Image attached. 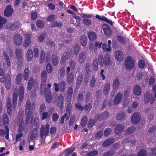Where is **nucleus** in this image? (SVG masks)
<instances>
[{
    "instance_id": "nucleus-54",
    "label": "nucleus",
    "mask_w": 156,
    "mask_h": 156,
    "mask_svg": "<svg viewBox=\"0 0 156 156\" xmlns=\"http://www.w3.org/2000/svg\"><path fill=\"white\" fill-rule=\"evenodd\" d=\"M147 151L145 149H142L138 152L137 155L139 156H147Z\"/></svg>"
},
{
    "instance_id": "nucleus-16",
    "label": "nucleus",
    "mask_w": 156,
    "mask_h": 156,
    "mask_svg": "<svg viewBox=\"0 0 156 156\" xmlns=\"http://www.w3.org/2000/svg\"><path fill=\"white\" fill-rule=\"evenodd\" d=\"M64 104V96L62 94H60L58 98L57 105L59 108L62 107Z\"/></svg>"
},
{
    "instance_id": "nucleus-11",
    "label": "nucleus",
    "mask_w": 156,
    "mask_h": 156,
    "mask_svg": "<svg viewBox=\"0 0 156 156\" xmlns=\"http://www.w3.org/2000/svg\"><path fill=\"white\" fill-rule=\"evenodd\" d=\"M109 112L107 111H105L99 115H96L95 118L100 121L106 119L109 115Z\"/></svg>"
},
{
    "instance_id": "nucleus-32",
    "label": "nucleus",
    "mask_w": 156,
    "mask_h": 156,
    "mask_svg": "<svg viewBox=\"0 0 156 156\" xmlns=\"http://www.w3.org/2000/svg\"><path fill=\"white\" fill-rule=\"evenodd\" d=\"M30 71L28 68H26L23 73V77L25 80H27L29 77Z\"/></svg>"
},
{
    "instance_id": "nucleus-49",
    "label": "nucleus",
    "mask_w": 156,
    "mask_h": 156,
    "mask_svg": "<svg viewBox=\"0 0 156 156\" xmlns=\"http://www.w3.org/2000/svg\"><path fill=\"white\" fill-rule=\"evenodd\" d=\"M7 22V20L5 18L0 16V29L3 28L4 25Z\"/></svg>"
},
{
    "instance_id": "nucleus-6",
    "label": "nucleus",
    "mask_w": 156,
    "mask_h": 156,
    "mask_svg": "<svg viewBox=\"0 0 156 156\" xmlns=\"http://www.w3.org/2000/svg\"><path fill=\"white\" fill-rule=\"evenodd\" d=\"M104 33L107 37H110L112 34V30L110 27L106 24H104L102 25Z\"/></svg>"
},
{
    "instance_id": "nucleus-1",
    "label": "nucleus",
    "mask_w": 156,
    "mask_h": 156,
    "mask_svg": "<svg viewBox=\"0 0 156 156\" xmlns=\"http://www.w3.org/2000/svg\"><path fill=\"white\" fill-rule=\"evenodd\" d=\"M49 125L47 123L45 126L42 125L40 128V136L41 139L42 140L44 136V140L48 135L49 133Z\"/></svg>"
},
{
    "instance_id": "nucleus-53",
    "label": "nucleus",
    "mask_w": 156,
    "mask_h": 156,
    "mask_svg": "<svg viewBox=\"0 0 156 156\" xmlns=\"http://www.w3.org/2000/svg\"><path fill=\"white\" fill-rule=\"evenodd\" d=\"M110 85L109 84H106L104 87L103 90L104 94L105 95H107L108 94L109 91L110 90Z\"/></svg>"
},
{
    "instance_id": "nucleus-51",
    "label": "nucleus",
    "mask_w": 156,
    "mask_h": 156,
    "mask_svg": "<svg viewBox=\"0 0 156 156\" xmlns=\"http://www.w3.org/2000/svg\"><path fill=\"white\" fill-rule=\"evenodd\" d=\"M45 51L43 50H42L41 51V55L40 56V62L41 63L43 62L45 59Z\"/></svg>"
},
{
    "instance_id": "nucleus-43",
    "label": "nucleus",
    "mask_w": 156,
    "mask_h": 156,
    "mask_svg": "<svg viewBox=\"0 0 156 156\" xmlns=\"http://www.w3.org/2000/svg\"><path fill=\"white\" fill-rule=\"evenodd\" d=\"M17 97V93H14L12 95V104L13 108H15L16 105Z\"/></svg>"
},
{
    "instance_id": "nucleus-5",
    "label": "nucleus",
    "mask_w": 156,
    "mask_h": 156,
    "mask_svg": "<svg viewBox=\"0 0 156 156\" xmlns=\"http://www.w3.org/2000/svg\"><path fill=\"white\" fill-rule=\"evenodd\" d=\"M35 104L34 102H31L30 101H27L25 107V114H28L30 113H33L35 108Z\"/></svg>"
},
{
    "instance_id": "nucleus-42",
    "label": "nucleus",
    "mask_w": 156,
    "mask_h": 156,
    "mask_svg": "<svg viewBox=\"0 0 156 156\" xmlns=\"http://www.w3.org/2000/svg\"><path fill=\"white\" fill-rule=\"evenodd\" d=\"M33 55L32 50L31 49L28 50L27 55V59L29 61H31L33 58Z\"/></svg>"
},
{
    "instance_id": "nucleus-37",
    "label": "nucleus",
    "mask_w": 156,
    "mask_h": 156,
    "mask_svg": "<svg viewBox=\"0 0 156 156\" xmlns=\"http://www.w3.org/2000/svg\"><path fill=\"white\" fill-rule=\"evenodd\" d=\"M37 133L38 132L37 128H34L33 129V132L31 134L30 137V139L32 140H35L37 136Z\"/></svg>"
},
{
    "instance_id": "nucleus-7",
    "label": "nucleus",
    "mask_w": 156,
    "mask_h": 156,
    "mask_svg": "<svg viewBox=\"0 0 156 156\" xmlns=\"http://www.w3.org/2000/svg\"><path fill=\"white\" fill-rule=\"evenodd\" d=\"M42 93L44 94L45 99L47 103H51L52 100V97L51 91L50 90V89L47 88L46 90Z\"/></svg>"
},
{
    "instance_id": "nucleus-58",
    "label": "nucleus",
    "mask_w": 156,
    "mask_h": 156,
    "mask_svg": "<svg viewBox=\"0 0 156 156\" xmlns=\"http://www.w3.org/2000/svg\"><path fill=\"white\" fill-rule=\"evenodd\" d=\"M98 151L97 150H94L88 153L86 156H95L98 154Z\"/></svg>"
},
{
    "instance_id": "nucleus-34",
    "label": "nucleus",
    "mask_w": 156,
    "mask_h": 156,
    "mask_svg": "<svg viewBox=\"0 0 156 156\" xmlns=\"http://www.w3.org/2000/svg\"><path fill=\"white\" fill-rule=\"evenodd\" d=\"M136 129V128L135 126H131L125 130V134L126 135L131 134L134 132Z\"/></svg>"
},
{
    "instance_id": "nucleus-33",
    "label": "nucleus",
    "mask_w": 156,
    "mask_h": 156,
    "mask_svg": "<svg viewBox=\"0 0 156 156\" xmlns=\"http://www.w3.org/2000/svg\"><path fill=\"white\" fill-rule=\"evenodd\" d=\"M23 79V74L21 73H19L17 75L16 82L18 85H19Z\"/></svg>"
},
{
    "instance_id": "nucleus-8",
    "label": "nucleus",
    "mask_w": 156,
    "mask_h": 156,
    "mask_svg": "<svg viewBox=\"0 0 156 156\" xmlns=\"http://www.w3.org/2000/svg\"><path fill=\"white\" fill-rule=\"evenodd\" d=\"M141 119V115L138 112H136L133 113L131 118V120L133 124H138Z\"/></svg>"
},
{
    "instance_id": "nucleus-14",
    "label": "nucleus",
    "mask_w": 156,
    "mask_h": 156,
    "mask_svg": "<svg viewBox=\"0 0 156 156\" xmlns=\"http://www.w3.org/2000/svg\"><path fill=\"white\" fill-rule=\"evenodd\" d=\"M5 130L4 129H0V136H3L5 135V138L6 140L9 139V128L8 126H5Z\"/></svg>"
},
{
    "instance_id": "nucleus-27",
    "label": "nucleus",
    "mask_w": 156,
    "mask_h": 156,
    "mask_svg": "<svg viewBox=\"0 0 156 156\" xmlns=\"http://www.w3.org/2000/svg\"><path fill=\"white\" fill-rule=\"evenodd\" d=\"M133 92L136 95L139 96L141 93V88L138 85H136L133 88Z\"/></svg>"
},
{
    "instance_id": "nucleus-18",
    "label": "nucleus",
    "mask_w": 156,
    "mask_h": 156,
    "mask_svg": "<svg viewBox=\"0 0 156 156\" xmlns=\"http://www.w3.org/2000/svg\"><path fill=\"white\" fill-rule=\"evenodd\" d=\"M18 94L19 100L22 101L24 98V88L23 86H20L18 91Z\"/></svg>"
},
{
    "instance_id": "nucleus-47",
    "label": "nucleus",
    "mask_w": 156,
    "mask_h": 156,
    "mask_svg": "<svg viewBox=\"0 0 156 156\" xmlns=\"http://www.w3.org/2000/svg\"><path fill=\"white\" fill-rule=\"evenodd\" d=\"M87 116H83L81 119L80 125L82 127H84L87 124Z\"/></svg>"
},
{
    "instance_id": "nucleus-20",
    "label": "nucleus",
    "mask_w": 156,
    "mask_h": 156,
    "mask_svg": "<svg viewBox=\"0 0 156 156\" xmlns=\"http://www.w3.org/2000/svg\"><path fill=\"white\" fill-rule=\"evenodd\" d=\"M122 98V94L120 92H118L115 98L114 101V104L115 105H118L121 101Z\"/></svg>"
},
{
    "instance_id": "nucleus-52",
    "label": "nucleus",
    "mask_w": 156,
    "mask_h": 156,
    "mask_svg": "<svg viewBox=\"0 0 156 156\" xmlns=\"http://www.w3.org/2000/svg\"><path fill=\"white\" fill-rule=\"evenodd\" d=\"M62 26V22H58L57 21L54 22L51 24V27H61Z\"/></svg>"
},
{
    "instance_id": "nucleus-59",
    "label": "nucleus",
    "mask_w": 156,
    "mask_h": 156,
    "mask_svg": "<svg viewBox=\"0 0 156 156\" xmlns=\"http://www.w3.org/2000/svg\"><path fill=\"white\" fill-rule=\"evenodd\" d=\"M44 22L42 20H38L36 22V25L38 28H42L44 26Z\"/></svg>"
},
{
    "instance_id": "nucleus-60",
    "label": "nucleus",
    "mask_w": 156,
    "mask_h": 156,
    "mask_svg": "<svg viewBox=\"0 0 156 156\" xmlns=\"http://www.w3.org/2000/svg\"><path fill=\"white\" fill-rule=\"evenodd\" d=\"M117 39L118 41L120 43L122 44H125L126 43L124 38L121 36H117Z\"/></svg>"
},
{
    "instance_id": "nucleus-61",
    "label": "nucleus",
    "mask_w": 156,
    "mask_h": 156,
    "mask_svg": "<svg viewBox=\"0 0 156 156\" xmlns=\"http://www.w3.org/2000/svg\"><path fill=\"white\" fill-rule=\"evenodd\" d=\"M46 69L47 72L49 73H51L52 70V67L51 63H48L46 66Z\"/></svg>"
},
{
    "instance_id": "nucleus-13",
    "label": "nucleus",
    "mask_w": 156,
    "mask_h": 156,
    "mask_svg": "<svg viewBox=\"0 0 156 156\" xmlns=\"http://www.w3.org/2000/svg\"><path fill=\"white\" fill-rule=\"evenodd\" d=\"M115 57L116 60L121 62L123 59L124 54L121 51L117 50L115 53Z\"/></svg>"
},
{
    "instance_id": "nucleus-28",
    "label": "nucleus",
    "mask_w": 156,
    "mask_h": 156,
    "mask_svg": "<svg viewBox=\"0 0 156 156\" xmlns=\"http://www.w3.org/2000/svg\"><path fill=\"white\" fill-rule=\"evenodd\" d=\"M51 59L52 64L54 66H56L58 65V58L57 55H52Z\"/></svg>"
},
{
    "instance_id": "nucleus-30",
    "label": "nucleus",
    "mask_w": 156,
    "mask_h": 156,
    "mask_svg": "<svg viewBox=\"0 0 156 156\" xmlns=\"http://www.w3.org/2000/svg\"><path fill=\"white\" fill-rule=\"evenodd\" d=\"M33 113H30L28 114H25L26 115L25 122L27 124L30 123L33 119V117L31 115Z\"/></svg>"
},
{
    "instance_id": "nucleus-55",
    "label": "nucleus",
    "mask_w": 156,
    "mask_h": 156,
    "mask_svg": "<svg viewBox=\"0 0 156 156\" xmlns=\"http://www.w3.org/2000/svg\"><path fill=\"white\" fill-rule=\"evenodd\" d=\"M116 151L111 150L105 153L103 155V156H112L115 154Z\"/></svg>"
},
{
    "instance_id": "nucleus-45",
    "label": "nucleus",
    "mask_w": 156,
    "mask_h": 156,
    "mask_svg": "<svg viewBox=\"0 0 156 156\" xmlns=\"http://www.w3.org/2000/svg\"><path fill=\"white\" fill-rule=\"evenodd\" d=\"M67 81L69 84L71 83L73 81L74 79L73 75L72 73L67 75Z\"/></svg>"
},
{
    "instance_id": "nucleus-36",
    "label": "nucleus",
    "mask_w": 156,
    "mask_h": 156,
    "mask_svg": "<svg viewBox=\"0 0 156 156\" xmlns=\"http://www.w3.org/2000/svg\"><path fill=\"white\" fill-rule=\"evenodd\" d=\"M15 54L17 59L18 60H20L22 58V50L21 49L19 48L16 49L15 52Z\"/></svg>"
},
{
    "instance_id": "nucleus-9",
    "label": "nucleus",
    "mask_w": 156,
    "mask_h": 156,
    "mask_svg": "<svg viewBox=\"0 0 156 156\" xmlns=\"http://www.w3.org/2000/svg\"><path fill=\"white\" fill-rule=\"evenodd\" d=\"M13 39L14 43L18 46H20L23 42L22 36L18 34H14Z\"/></svg>"
},
{
    "instance_id": "nucleus-46",
    "label": "nucleus",
    "mask_w": 156,
    "mask_h": 156,
    "mask_svg": "<svg viewBox=\"0 0 156 156\" xmlns=\"http://www.w3.org/2000/svg\"><path fill=\"white\" fill-rule=\"evenodd\" d=\"M40 114L41 116V120H42L48 119L51 116L47 112H44Z\"/></svg>"
},
{
    "instance_id": "nucleus-41",
    "label": "nucleus",
    "mask_w": 156,
    "mask_h": 156,
    "mask_svg": "<svg viewBox=\"0 0 156 156\" xmlns=\"http://www.w3.org/2000/svg\"><path fill=\"white\" fill-rule=\"evenodd\" d=\"M80 41L81 44L83 46H86L87 43V37L85 35L82 36L80 38Z\"/></svg>"
},
{
    "instance_id": "nucleus-63",
    "label": "nucleus",
    "mask_w": 156,
    "mask_h": 156,
    "mask_svg": "<svg viewBox=\"0 0 156 156\" xmlns=\"http://www.w3.org/2000/svg\"><path fill=\"white\" fill-rule=\"evenodd\" d=\"M59 117L57 113H53L52 116V119L54 122L56 121Z\"/></svg>"
},
{
    "instance_id": "nucleus-19",
    "label": "nucleus",
    "mask_w": 156,
    "mask_h": 156,
    "mask_svg": "<svg viewBox=\"0 0 156 156\" xmlns=\"http://www.w3.org/2000/svg\"><path fill=\"white\" fill-rule=\"evenodd\" d=\"M23 116V112L20 111L19 112L17 118L18 125H21L22 124Z\"/></svg>"
},
{
    "instance_id": "nucleus-62",
    "label": "nucleus",
    "mask_w": 156,
    "mask_h": 156,
    "mask_svg": "<svg viewBox=\"0 0 156 156\" xmlns=\"http://www.w3.org/2000/svg\"><path fill=\"white\" fill-rule=\"evenodd\" d=\"M112 132V130L110 128H108L105 129L104 131V135L105 136H107L110 135Z\"/></svg>"
},
{
    "instance_id": "nucleus-44",
    "label": "nucleus",
    "mask_w": 156,
    "mask_h": 156,
    "mask_svg": "<svg viewBox=\"0 0 156 156\" xmlns=\"http://www.w3.org/2000/svg\"><path fill=\"white\" fill-rule=\"evenodd\" d=\"M83 76L82 74H80L78 76L77 78V82L76 83V87H79L80 86L83 81Z\"/></svg>"
},
{
    "instance_id": "nucleus-29",
    "label": "nucleus",
    "mask_w": 156,
    "mask_h": 156,
    "mask_svg": "<svg viewBox=\"0 0 156 156\" xmlns=\"http://www.w3.org/2000/svg\"><path fill=\"white\" fill-rule=\"evenodd\" d=\"M89 39L90 41H94L97 38V35L93 32H89L87 34Z\"/></svg>"
},
{
    "instance_id": "nucleus-3",
    "label": "nucleus",
    "mask_w": 156,
    "mask_h": 156,
    "mask_svg": "<svg viewBox=\"0 0 156 156\" xmlns=\"http://www.w3.org/2000/svg\"><path fill=\"white\" fill-rule=\"evenodd\" d=\"M98 62L100 66L102 67L104 64L105 66H108L110 63V58L109 55L107 54L105 57V62L104 63V57L102 55H100L98 56Z\"/></svg>"
},
{
    "instance_id": "nucleus-12",
    "label": "nucleus",
    "mask_w": 156,
    "mask_h": 156,
    "mask_svg": "<svg viewBox=\"0 0 156 156\" xmlns=\"http://www.w3.org/2000/svg\"><path fill=\"white\" fill-rule=\"evenodd\" d=\"M144 98L145 102L146 104L150 102V104H152L154 102L155 100L154 98L150 97L149 92L148 91L146 92L144 95Z\"/></svg>"
},
{
    "instance_id": "nucleus-24",
    "label": "nucleus",
    "mask_w": 156,
    "mask_h": 156,
    "mask_svg": "<svg viewBox=\"0 0 156 156\" xmlns=\"http://www.w3.org/2000/svg\"><path fill=\"white\" fill-rule=\"evenodd\" d=\"M126 116L124 112H120L117 115L116 119L117 120H125Z\"/></svg>"
},
{
    "instance_id": "nucleus-31",
    "label": "nucleus",
    "mask_w": 156,
    "mask_h": 156,
    "mask_svg": "<svg viewBox=\"0 0 156 156\" xmlns=\"http://www.w3.org/2000/svg\"><path fill=\"white\" fill-rule=\"evenodd\" d=\"M46 80H43L41 79V82L40 85V90L41 93L44 92L47 88H46Z\"/></svg>"
},
{
    "instance_id": "nucleus-35",
    "label": "nucleus",
    "mask_w": 156,
    "mask_h": 156,
    "mask_svg": "<svg viewBox=\"0 0 156 156\" xmlns=\"http://www.w3.org/2000/svg\"><path fill=\"white\" fill-rule=\"evenodd\" d=\"M3 55L4 57V58L5 59L7 63V65L9 67L11 68V67L10 59L6 51L4 52Z\"/></svg>"
},
{
    "instance_id": "nucleus-64",
    "label": "nucleus",
    "mask_w": 156,
    "mask_h": 156,
    "mask_svg": "<svg viewBox=\"0 0 156 156\" xmlns=\"http://www.w3.org/2000/svg\"><path fill=\"white\" fill-rule=\"evenodd\" d=\"M151 153H149V156H156V148H153L151 149Z\"/></svg>"
},
{
    "instance_id": "nucleus-50",
    "label": "nucleus",
    "mask_w": 156,
    "mask_h": 156,
    "mask_svg": "<svg viewBox=\"0 0 156 156\" xmlns=\"http://www.w3.org/2000/svg\"><path fill=\"white\" fill-rule=\"evenodd\" d=\"M92 65L93 70L95 71H97L98 68V64L97 60L96 59L93 60Z\"/></svg>"
},
{
    "instance_id": "nucleus-4",
    "label": "nucleus",
    "mask_w": 156,
    "mask_h": 156,
    "mask_svg": "<svg viewBox=\"0 0 156 156\" xmlns=\"http://www.w3.org/2000/svg\"><path fill=\"white\" fill-rule=\"evenodd\" d=\"M80 16L82 18H84L83 19L82 21L84 24L87 26H89L92 23L91 21L89 19L92 17L93 16L92 14L81 13Z\"/></svg>"
},
{
    "instance_id": "nucleus-26",
    "label": "nucleus",
    "mask_w": 156,
    "mask_h": 156,
    "mask_svg": "<svg viewBox=\"0 0 156 156\" xmlns=\"http://www.w3.org/2000/svg\"><path fill=\"white\" fill-rule=\"evenodd\" d=\"M30 34H28L26 35V40L23 43V46L26 47L28 46L31 43Z\"/></svg>"
},
{
    "instance_id": "nucleus-25",
    "label": "nucleus",
    "mask_w": 156,
    "mask_h": 156,
    "mask_svg": "<svg viewBox=\"0 0 156 156\" xmlns=\"http://www.w3.org/2000/svg\"><path fill=\"white\" fill-rule=\"evenodd\" d=\"M86 58V53L85 52H81L79 55V62L80 64L83 63L85 61Z\"/></svg>"
},
{
    "instance_id": "nucleus-56",
    "label": "nucleus",
    "mask_w": 156,
    "mask_h": 156,
    "mask_svg": "<svg viewBox=\"0 0 156 156\" xmlns=\"http://www.w3.org/2000/svg\"><path fill=\"white\" fill-rule=\"evenodd\" d=\"M92 105L91 103H89L88 104H86L83 107L84 110L86 112H89L92 108Z\"/></svg>"
},
{
    "instance_id": "nucleus-40",
    "label": "nucleus",
    "mask_w": 156,
    "mask_h": 156,
    "mask_svg": "<svg viewBox=\"0 0 156 156\" xmlns=\"http://www.w3.org/2000/svg\"><path fill=\"white\" fill-rule=\"evenodd\" d=\"M120 84V81L118 78H116L113 81V89L116 90L118 89Z\"/></svg>"
},
{
    "instance_id": "nucleus-2",
    "label": "nucleus",
    "mask_w": 156,
    "mask_h": 156,
    "mask_svg": "<svg viewBox=\"0 0 156 156\" xmlns=\"http://www.w3.org/2000/svg\"><path fill=\"white\" fill-rule=\"evenodd\" d=\"M135 62L134 59L130 55L127 56L125 61V66L127 69L131 70L134 67Z\"/></svg>"
},
{
    "instance_id": "nucleus-39",
    "label": "nucleus",
    "mask_w": 156,
    "mask_h": 156,
    "mask_svg": "<svg viewBox=\"0 0 156 156\" xmlns=\"http://www.w3.org/2000/svg\"><path fill=\"white\" fill-rule=\"evenodd\" d=\"M75 147L69 148L64 150V152L65 153L64 156H68L71 154L75 150Z\"/></svg>"
},
{
    "instance_id": "nucleus-17",
    "label": "nucleus",
    "mask_w": 156,
    "mask_h": 156,
    "mask_svg": "<svg viewBox=\"0 0 156 156\" xmlns=\"http://www.w3.org/2000/svg\"><path fill=\"white\" fill-rule=\"evenodd\" d=\"M5 87L7 90H9L11 87V78L10 75L8 74L5 76V79L4 81Z\"/></svg>"
},
{
    "instance_id": "nucleus-57",
    "label": "nucleus",
    "mask_w": 156,
    "mask_h": 156,
    "mask_svg": "<svg viewBox=\"0 0 156 156\" xmlns=\"http://www.w3.org/2000/svg\"><path fill=\"white\" fill-rule=\"evenodd\" d=\"M138 65L139 68L143 69L145 67V62L144 60L141 59L139 61Z\"/></svg>"
},
{
    "instance_id": "nucleus-10",
    "label": "nucleus",
    "mask_w": 156,
    "mask_h": 156,
    "mask_svg": "<svg viewBox=\"0 0 156 156\" xmlns=\"http://www.w3.org/2000/svg\"><path fill=\"white\" fill-rule=\"evenodd\" d=\"M14 11L11 5H7L4 11V15L6 17L11 16Z\"/></svg>"
},
{
    "instance_id": "nucleus-23",
    "label": "nucleus",
    "mask_w": 156,
    "mask_h": 156,
    "mask_svg": "<svg viewBox=\"0 0 156 156\" xmlns=\"http://www.w3.org/2000/svg\"><path fill=\"white\" fill-rule=\"evenodd\" d=\"M2 123L4 126H8L9 123V117L7 114H4L3 116Z\"/></svg>"
},
{
    "instance_id": "nucleus-38",
    "label": "nucleus",
    "mask_w": 156,
    "mask_h": 156,
    "mask_svg": "<svg viewBox=\"0 0 156 156\" xmlns=\"http://www.w3.org/2000/svg\"><path fill=\"white\" fill-rule=\"evenodd\" d=\"M59 87L60 91L61 92H63L66 89V83L64 81L61 82L59 84Z\"/></svg>"
},
{
    "instance_id": "nucleus-48",
    "label": "nucleus",
    "mask_w": 156,
    "mask_h": 156,
    "mask_svg": "<svg viewBox=\"0 0 156 156\" xmlns=\"http://www.w3.org/2000/svg\"><path fill=\"white\" fill-rule=\"evenodd\" d=\"M19 28V24L18 22H15L12 24L10 26L9 28L10 30L14 31L17 30Z\"/></svg>"
},
{
    "instance_id": "nucleus-22",
    "label": "nucleus",
    "mask_w": 156,
    "mask_h": 156,
    "mask_svg": "<svg viewBox=\"0 0 156 156\" xmlns=\"http://www.w3.org/2000/svg\"><path fill=\"white\" fill-rule=\"evenodd\" d=\"M115 141V139L113 138H110L106 140L102 143V146L104 147H108L112 144Z\"/></svg>"
},
{
    "instance_id": "nucleus-15",
    "label": "nucleus",
    "mask_w": 156,
    "mask_h": 156,
    "mask_svg": "<svg viewBox=\"0 0 156 156\" xmlns=\"http://www.w3.org/2000/svg\"><path fill=\"white\" fill-rule=\"evenodd\" d=\"M95 17L96 19H98L99 20L105 21L108 23L109 24H110L111 25H112L113 24V22H112L111 20H108L107 17L104 16H100L98 15H97Z\"/></svg>"
},
{
    "instance_id": "nucleus-21",
    "label": "nucleus",
    "mask_w": 156,
    "mask_h": 156,
    "mask_svg": "<svg viewBox=\"0 0 156 156\" xmlns=\"http://www.w3.org/2000/svg\"><path fill=\"white\" fill-rule=\"evenodd\" d=\"M124 129L123 125L119 124L115 128L114 132L115 134H118L121 133Z\"/></svg>"
}]
</instances>
